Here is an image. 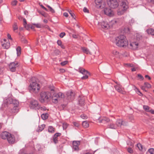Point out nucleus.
Here are the masks:
<instances>
[{
	"label": "nucleus",
	"mask_w": 154,
	"mask_h": 154,
	"mask_svg": "<svg viewBox=\"0 0 154 154\" xmlns=\"http://www.w3.org/2000/svg\"><path fill=\"white\" fill-rule=\"evenodd\" d=\"M50 9V11L52 13H54L55 11L51 7L49 9Z\"/></svg>",
	"instance_id": "64"
},
{
	"label": "nucleus",
	"mask_w": 154,
	"mask_h": 154,
	"mask_svg": "<svg viewBox=\"0 0 154 154\" xmlns=\"http://www.w3.org/2000/svg\"><path fill=\"white\" fill-rule=\"evenodd\" d=\"M21 41L24 43L26 44L27 43V40L24 38H23L21 39Z\"/></svg>",
	"instance_id": "56"
},
{
	"label": "nucleus",
	"mask_w": 154,
	"mask_h": 154,
	"mask_svg": "<svg viewBox=\"0 0 154 154\" xmlns=\"http://www.w3.org/2000/svg\"><path fill=\"white\" fill-rule=\"evenodd\" d=\"M148 151L150 154H154V149H149Z\"/></svg>",
	"instance_id": "43"
},
{
	"label": "nucleus",
	"mask_w": 154,
	"mask_h": 154,
	"mask_svg": "<svg viewBox=\"0 0 154 154\" xmlns=\"http://www.w3.org/2000/svg\"><path fill=\"white\" fill-rule=\"evenodd\" d=\"M95 2L97 8H102L105 7L102 0H95Z\"/></svg>",
	"instance_id": "11"
},
{
	"label": "nucleus",
	"mask_w": 154,
	"mask_h": 154,
	"mask_svg": "<svg viewBox=\"0 0 154 154\" xmlns=\"http://www.w3.org/2000/svg\"><path fill=\"white\" fill-rule=\"evenodd\" d=\"M68 12H69V14H70L71 16L74 19H75V17H75V15L74 13H73L71 10H68Z\"/></svg>",
	"instance_id": "41"
},
{
	"label": "nucleus",
	"mask_w": 154,
	"mask_h": 154,
	"mask_svg": "<svg viewBox=\"0 0 154 154\" xmlns=\"http://www.w3.org/2000/svg\"><path fill=\"white\" fill-rule=\"evenodd\" d=\"M40 88L39 85L34 82L31 83L29 86V90L31 93H37Z\"/></svg>",
	"instance_id": "3"
},
{
	"label": "nucleus",
	"mask_w": 154,
	"mask_h": 154,
	"mask_svg": "<svg viewBox=\"0 0 154 154\" xmlns=\"http://www.w3.org/2000/svg\"><path fill=\"white\" fill-rule=\"evenodd\" d=\"M17 53V56H19L21 54V48L20 47H18L16 48Z\"/></svg>",
	"instance_id": "35"
},
{
	"label": "nucleus",
	"mask_w": 154,
	"mask_h": 154,
	"mask_svg": "<svg viewBox=\"0 0 154 154\" xmlns=\"http://www.w3.org/2000/svg\"><path fill=\"white\" fill-rule=\"evenodd\" d=\"M2 46L5 48L8 49L10 46V43L9 42H6V43H4L3 44H2Z\"/></svg>",
	"instance_id": "28"
},
{
	"label": "nucleus",
	"mask_w": 154,
	"mask_h": 154,
	"mask_svg": "<svg viewBox=\"0 0 154 154\" xmlns=\"http://www.w3.org/2000/svg\"><path fill=\"white\" fill-rule=\"evenodd\" d=\"M82 125L84 128H87L89 126L88 123L87 121L83 122Z\"/></svg>",
	"instance_id": "32"
},
{
	"label": "nucleus",
	"mask_w": 154,
	"mask_h": 154,
	"mask_svg": "<svg viewBox=\"0 0 154 154\" xmlns=\"http://www.w3.org/2000/svg\"><path fill=\"white\" fill-rule=\"evenodd\" d=\"M81 117L83 119H86L88 117L86 115L84 114H82L81 115Z\"/></svg>",
	"instance_id": "47"
},
{
	"label": "nucleus",
	"mask_w": 154,
	"mask_h": 154,
	"mask_svg": "<svg viewBox=\"0 0 154 154\" xmlns=\"http://www.w3.org/2000/svg\"><path fill=\"white\" fill-rule=\"evenodd\" d=\"M18 63L14 62L11 63L9 65L10 70L13 72H15L16 71V68L18 66Z\"/></svg>",
	"instance_id": "10"
},
{
	"label": "nucleus",
	"mask_w": 154,
	"mask_h": 154,
	"mask_svg": "<svg viewBox=\"0 0 154 154\" xmlns=\"http://www.w3.org/2000/svg\"><path fill=\"white\" fill-rule=\"evenodd\" d=\"M135 90L136 91L137 93V94L140 95L141 96L142 95V93L140 91L139 89L137 88L135 86Z\"/></svg>",
	"instance_id": "38"
},
{
	"label": "nucleus",
	"mask_w": 154,
	"mask_h": 154,
	"mask_svg": "<svg viewBox=\"0 0 154 154\" xmlns=\"http://www.w3.org/2000/svg\"><path fill=\"white\" fill-rule=\"evenodd\" d=\"M138 76L140 79H141L142 80H143L144 79L143 77L140 74H139L138 75Z\"/></svg>",
	"instance_id": "60"
},
{
	"label": "nucleus",
	"mask_w": 154,
	"mask_h": 154,
	"mask_svg": "<svg viewBox=\"0 0 154 154\" xmlns=\"http://www.w3.org/2000/svg\"><path fill=\"white\" fill-rule=\"evenodd\" d=\"M144 109L146 112H149L150 111L149 107L147 105H144L143 106Z\"/></svg>",
	"instance_id": "37"
},
{
	"label": "nucleus",
	"mask_w": 154,
	"mask_h": 154,
	"mask_svg": "<svg viewBox=\"0 0 154 154\" xmlns=\"http://www.w3.org/2000/svg\"><path fill=\"white\" fill-rule=\"evenodd\" d=\"M134 141L131 140H129L127 142V145H128L129 146L133 147L134 146Z\"/></svg>",
	"instance_id": "25"
},
{
	"label": "nucleus",
	"mask_w": 154,
	"mask_h": 154,
	"mask_svg": "<svg viewBox=\"0 0 154 154\" xmlns=\"http://www.w3.org/2000/svg\"><path fill=\"white\" fill-rule=\"evenodd\" d=\"M45 127V125L44 124L38 126V129L37 131L38 132L41 131Z\"/></svg>",
	"instance_id": "33"
},
{
	"label": "nucleus",
	"mask_w": 154,
	"mask_h": 154,
	"mask_svg": "<svg viewBox=\"0 0 154 154\" xmlns=\"http://www.w3.org/2000/svg\"><path fill=\"white\" fill-rule=\"evenodd\" d=\"M17 1L16 0H14L12 2L11 4L12 5L14 6L16 5Z\"/></svg>",
	"instance_id": "55"
},
{
	"label": "nucleus",
	"mask_w": 154,
	"mask_h": 154,
	"mask_svg": "<svg viewBox=\"0 0 154 154\" xmlns=\"http://www.w3.org/2000/svg\"><path fill=\"white\" fill-rule=\"evenodd\" d=\"M48 116V113H43L41 115V117L42 119L43 120L47 119Z\"/></svg>",
	"instance_id": "31"
},
{
	"label": "nucleus",
	"mask_w": 154,
	"mask_h": 154,
	"mask_svg": "<svg viewBox=\"0 0 154 154\" xmlns=\"http://www.w3.org/2000/svg\"><path fill=\"white\" fill-rule=\"evenodd\" d=\"M54 94L60 101L64 97V94L61 92H59L58 93H55Z\"/></svg>",
	"instance_id": "17"
},
{
	"label": "nucleus",
	"mask_w": 154,
	"mask_h": 154,
	"mask_svg": "<svg viewBox=\"0 0 154 154\" xmlns=\"http://www.w3.org/2000/svg\"><path fill=\"white\" fill-rule=\"evenodd\" d=\"M79 103L81 105H83L85 103V100L84 97H79Z\"/></svg>",
	"instance_id": "29"
},
{
	"label": "nucleus",
	"mask_w": 154,
	"mask_h": 154,
	"mask_svg": "<svg viewBox=\"0 0 154 154\" xmlns=\"http://www.w3.org/2000/svg\"><path fill=\"white\" fill-rule=\"evenodd\" d=\"M32 24L33 25H35L38 28H41L42 27V26L39 23H33Z\"/></svg>",
	"instance_id": "44"
},
{
	"label": "nucleus",
	"mask_w": 154,
	"mask_h": 154,
	"mask_svg": "<svg viewBox=\"0 0 154 154\" xmlns=\"http://www.w3.org/2000/svg\"><path fill=\"white\" fill-rule=\"evenodd\" d=\"M8 143H10L13 144L15 141V138L14 136L10 134L7 139Z\"/></svg>",
	"instance_id": "14"
},
{
	"label": "nucleus",
	"mask_w": 154,
	"mask_h": 154,
	"mask_svg": "<svg viewBox=\"0 0 154 154\" xmlns=\"http://www.w3.org/2000/svg\"><path fill=\"white\" fill-rule=\"evenodd\" d=\"M128 8V3L126 1H122L120 6L117 10V14L119 15H123Z\"/></svg>",
	"instance_id": "2"
},
{
	"label": "nucleus",
	"mask_w": 154,
	"mask_h": 154,
	"mask_svg": "<svg viewBox=\"0 0 154 154\" xmlns=\"http://www.w3.org/2000/svg\"><path fill=\"white\" fill-rule=\"evenodd\" d=\"M40 101L42 103L48 100L51 96V94L48 92L42 91L40 93Z\"/></svg>",
	"instance_id": "5"
},
{
	"label": "nucleus",
	"mask_w": 154,
	"mask_h": 154,
	"mask_svg": "<svg viewBox=\"0 0 154 154\" xmlns=\"http://www.w3.org/2000/svg\"><path fill=\"white\" fill-rule=\"evenodd\" d=\"M39 105L37 100H33L30 102V106L32 109H38Z\"/></svg>",
	"instance_id": "9"
},
{
	"label": "nucleus",
	"mask_w": 154,
	"mask_h": 154,
	"mask_svg": "<svg viewBox=\"0 0 154 154\" xmlns=\"http://www.w3.org/2000/svg\"><path fill=\"white\" fill-rule=\"evenodd\" d=\"M80 143L79 141H73L72 142L73 150L78 151L79 150V146Z\"/></svg>",
	"instance_id": "8"
},
{
	"label": "nucleus",
	"mask_w": 154,
	"mask_h": 154,
	"mask_svg": "<svg viewBox=\"0 0 154 154\" xmlns=\"http://www.w3.org/2000/svg\"><path fill=\"white\" fill-rule=\"evenodd\" d=\"M83 11L85 13H89V10L86 7H84L83 9Z\"/></svg>",
	"instance_id": "53"
},
{
	"label": "nucleus",
	"mask_w": 154,
	"mask_h": 154,
	"mask_svg": "<svg viewBox=\"0 0 154 154\" xmlns=\"http://www.w3.org/2000/svg\"><path fill=\"white\" fill-rule=\"evenodd\" d=\"M141 89L145 91H146L145 89V88H146V87H145V86H142L141 87Z\"/></svg>",
	"instance_id": "62"
},
{
	"label": "nucleus",
	"mask_w": 154,
	"mask_h": 154,
	"mask_svg": "<svg viewBox=\"0 0 154 154\" xmlns=\"http://www.w3.org/2000/svg\"><path fill=\"white\" fill-rule=\"evenodd\" d=\"M128 152L130 153H133V151L131 148L129 147L127 149Z\"/></svg>",
	"instance_id": "45"
},
{
	"label": "nucleus",
	"mask_w": 154,
	"mask_h": 154,
	"mask_svg": "<svg viewBox=\"0 0 154 154\" xmlns=\"http://www.w3.org/2000/svg\"><path fill=\"white\" fill-rule=\"evenodd\" d=\"M65 35V32H61L59 36L60 37L62 38L64 37Z\"/></svg>",
	"instance_id": "54"
},
{
	"label": "nucleus",
	"mask_w": 154,
	"mask_h": 154,
	"mask_svg": "<svg viewBox=\"0 0 154 154\" xmlns=\"http://www.w3.org/2000/svg\"><path fill=\"white\" fill-rule=\"evenodd\" d=\"M101 27L105 29H108L109 27V26L108 23L104 21L102 22L101 23Z\"/></svg>",
	"instance_id": "18"
},
{
	"label": "nucleus",
	"mask_w": 154,
	"mask_h": 154,
	"mask_svg": "<svg viewBox=\"0 0 154 154\" xmlns=\"http://www.w3.org/2000/svg\"><path fill=\"white\" fill-rule=\"evenodd\" d=\"M134 22V20L133 19H131V20L130 21L129 23L130 24H132Z\"/></svg>",
	"instance_id": "63"
},
{
	"label": "nucleus",
	"mask_w": 154,
	"mask_h": 154,
	"mask_svg": "<svg viewBox=\"0 0 154 154\" xmlns=\"http://www.w3.org/2000/svg\"><path fill=\"white\" fill-rule=\"evenodd\" d=\"M81 49L83 52L87 54H90V52L88 48L84 47H82Z\"/></svg>",
	"instance_id": "26"
},
{
	"label": "nucleus",
	"mask_w": 154,
	"mask_h": 154,
	"mask_svg": "<svg viewBox=\"0 0 154 154\" xmlns=\"http://www.w3.org/2000/svg\"><path fill=\"white\" fill-rule=\"evenodd\" d=\"M112 53L113 55H117L118 54L119 52L116 50H114L112 51Z\"/></svg>",
	"instance_id": "51"
},
{
	"label": "nucleus",
	"mask_w": 154,
	"mask_h": 154,
	"mask_svg": "<svg viewBox=\"0 0 154 154\" xmlns=\"http://www.w3.org/2000/svg\"><path fill=\"white\" fill-rule=\"evenodd\" d=\"M57 43L60 46L62 45V42L60 40H58L57 41Z\"/></svg>",
	"instance_id": "61"
},
{
	"label": "nucleus",
	"mask_w": 154,
	"mask_h": 154,
	"mask_svg": "<svg viewBox=\"0 0 154 154\" xmlns=\"http://www.w3.org/2000/svg\"><path fill=\"white\" fill-rule=\"evenodd\" d=\"M138 44L136 42H133L130 44V45L132 47V48L134 50H136L137 48Z\"/></svg>",
	"instance_id": "21"
},
{
	"label": "nucleus",
	"mask_w": 154,
	"mask_h": 154,
	"mask_svg": "<svg viewBox=\"0 0 154 154\" xmlns=\"http://www.w3.org/2000/svg\"><path fill=\"white\" fill-rule=\"evenodd\" d=\"M66 95L68 98H70L71 100L74 99L75 94L72 91H69L67 92Z\"/></svg>",
	"instance_id": "15"
},
{
	"label": "nucleus",
	"mask_w": 154,
	"mask_h": 154,
	"mask_svg": "<svg viewBox=\"0 0 154 154\" xmlns=\"http://www.w3.org/2000/svg\"><path fill=\"white\" fill-rule=\"evenodd\" d=\"M68 63V61H65L62 62H61L60 63L61 65L62 66H63L66 64H67Z\"/></svg>",
	"instance_id": "50"
},
{
	"label": "nucleus",
	"mask_w": 154,
	"mask_h": 154,
	"mask_svg": "<svg viewBox=\"0 0 154 154\" xmlns=\"http://www.w3.org/2000/svg\"><path fill=\"white\" fill-rule=\"evenodd\" d=\"M68 124L66 123H64L63 124V129H66V128L68 126Z\"/></svg>",
	"instance_id": "52"
},
{
	"label": "nucleus",
	"mask_w": 154,
	"mask_h": 154,
	"mask_svg": "<svg viewBox=\"0 0 154 154\" xmlns=\"http://www.w3.org/2000/svg\"><path fill=\"white\" fill-rule=\"evenodd\" d=\"M107 128L112 129H116L117 128V126L114 124L112 123L110 125H108Z\"/></svg>",
	"instance_id": "30"
},
{
	"label": "nucleus",
	"mask_w": 154,
	"mask_h": 154,
	"mask_svg": "<svg viewBox=\"0 0 154 154\" xmlns=\"http://www.w3.org/2000/svg\"><path fill=\"white\" fill-rule=\"evenodd\" d=\"M9 135H10V133L9 132L5 131L3 132L1 134V136L2 138L3 139H8Z\"/></svg>",
	"instance_id": "13"
},
{
	"label": "nucleus",
	"mask_w": 154,
	"mask_h": 154,
	"mask_svg": "<svg viewBox=\"0 0 154 154\" xmlns=\"http://www.w3.org/2000/svg\"><path fill=\"white\" fill-rule=\"evenodd\" d=\"M136 39L137 40H139L142 38V35L141 33H137L136 35Z\"/></svg>",
	"instance_id": "34"
},
{
	"label": "nucleus",
	"mask_w": 154,
	"mask_h": 154,
	"mask_svg": "<svg viewBox=\"0 0 154 154\" xmlns=\"http://www.w3.org/2000/svg\"><path fill=\"white\" fill-rule=\"evenodd\" d=\"M78 71L84 75V76L81 77L82 79H88V75H90L88 71L82 67H79V68Z\"/></svg>",
	"instance_id": "6"
},
{
	"label": "nucleus",
	"mask_w": 154,
	"mask_h": 154,
	"mask_svg": "<svg viewBox=\"0 0 154 154\" xmlns=\"http://www.w3.org/2000/svg\"><path fill=\"white\" fill-rule=\"evenodd\" d=\"M61 135V133H57L55 134L53 137V141L56 144L58 142V137Z\"/></svg>",
	"instance_id": "16"
},
{
	"label": "nucleus",
	"mask_w": 154,
	"mask_h": 154,
	"mask_svg": "<svg viewBox=\"0 0 154 154\" xmlns=\"http://www.w3.org/2000/svg\"><path fill=\"white\" fill-rule=\"evenodd\" d=\"M23 25L24 26H25L27 24V22L26 19L25 18H23Z\"/></svg>",
	"instance_id": "58"
},
{
	"label": "nucleus",
	"mask_w": 154,
	"mask_h": 154,
	"mask_svg": "<svg viewBox=\"0 0 154 154\" xmlns=\"http://www.w3.org/2000/svg\"><path fill=\"white\" fill-rule=\"evenodd\" d=\"M146 32L148 34L154 35V29L150 28L146 30Z\"/></svg>",
	"instance_id": "27"
},
{
	"label": "nucleus",
	"mask_w": 154,
	"mask_h": 154,
	"mask_svg": "<svg viewBox=\"0 0 154 154\" xmlns=\"http://www.w3.org/2000/svg\"><path fill=\"white\" fill-rule=\"evenodd\" d=\"M111 11L109 8H105L104 9V13L105 14L111 16Z\"/></svg>",
	"instance_id": "22"
},
{
	"label": "nucleus",
	"mask_w": 154,
	"mask_h": 154,
	"mask_svg": "<svg viewBox=\"0 0 154 154\" xmlns=\"http://www.w3.org/2000/svg\"><path fill=\"white\" fill-rule=\"evenodd\" d=\"M108 5L110 8L113 9L116 8L119 5L117 0H109Z\"/></svg>",
	"instance_id": "7"
},
{
	"label": "nucleus",
	"mask_w": 154,
	"mask_h": 154,
	"mask_svg": "<svg viewBox=\"0 0 154 154\" xmlns=\"http://www.w3.org/2000/svg\"><path fill=\"white\" fill-rule=\"evenodd\" d=\"M18 154H28L27 153L23 151V150H20Z\"/></svg>",
	"instance_id": "48"
},
{
	"label": "nucleus",
	"mask_w": 154,
	"mask_h": 154,
	"mask_svg": "<svg viewBox=\"0 0 154 154\" xmlns=\"http://www.w3.org/2000/svg\"><path fill=\"white\" fill-rule=\"evenodd\" d=\"M56 97V96H55L54 94L52 96V100L53 103H57L59 101H60Z\"/></svg>",
	"instance_id": "24"
},
{
	"label": "nucleus",
	"mask_w": 154,
	"mask_h": 154,
	"mask_svg": "<svg viewBox=\"0 0 154 154\" xmlns=\"http://www.w3.org/2000/svg\"><path fill=\"white\" fill-rule=\"evenodd\" d=\"M14 100H17L15 99H13L11 97H9L5 100L4 101V103L6 105H10L11 106L13 104V101Z\"/></svg>",
	"instance_id": "12"
},
{
	"label": "nucleus",
	"mask_w": 154,
	"mask_h": 154,
	"mask_svg": "<svg viewBox=\"0 0 154 154\" xmlns=\"http://www.w3.org/2000/svg\"><path fill=\"white\" fill-rule=\"evenodd\" d=\"M31 26V24H28L26 25L24 27L25 28L27 29V30H29Z\"/></svg>",
	"instance_id": "49"
},
{
	"label": "nucleus",
	"mask_w": 154,
	"mask_h": 154,
	"mask_svg": "<svg viewBox=\"0 0 154 154\" xmlns=\"http://www.w3.org/2000/svg\"><path fill=\"white\" fill-rule=\"evenodd\" d=\"M13 29L14 31L18 29V27L16 23H15L13 26Z\"/></svg>",
	"instance_id": "46"
},
{
	"label": "nucleus",
	"mask_w": 154,
	"mask_h": 154,
	"mask_svg": "<svg viewBox=\"0 0 154 154\" xmlns=\"http://www.w3.org/2000/svg\"><path fill=\"white\" fill-rule=\"evenodd\" d=\"M115 42L116 45L120 47H125L128 45L126 37L123 35H121L115 38Z\"/></svg>",
	"instance_id": "1"
},
{
	"label": "nucleus",
	"mask_w": 154,
	"mask_h": 154,
	"mask_svg": "<svg viewBox=\"0 0 154 154\" xmlns=\"http://www.w3.org/2000/svg\"><path fill=\"white\" fill-rule=\"evenodd\" d=\"M118 85H115L114 86V87L116 89L118 92H120L123 94H125L124 92L122 90L121 88V86L119 84H118Z\"/></svg>",
	"instance_id": "20"
},
{
	"label": "nucleus",
	"mask_w": 154,
	"mask_h": 154,
	"mask_svg": "<svg viewBox=\"0 0 154 154\" xmlns=\"http://www.w3.org/2000/svg\"><path fill=\"white\" fill-rule=\"evenodd\" d=\"M37 109H40L42 111H45L47 109L44 106H39L38 107V108Z\"/></svg>",
	"instance_id": "39"
},
{
	"label": "nucleus",
	"mask_w": 154,
	"mask_h": 154,
	"mask_svg": "<svg viewBox=\"0 0 154 154\" xmlns=\"http://www.w3.org/2000/svg\"><path fill=\"white\" fill-rule=\"evenodd\" d=\"M48 132L51 133H53L54 132V128L51 126H50L48 128Z\"/></svg>",
	"instance_id": "36"
},
{
	"label": "nucleus",
	"mask_w": 154,
	"mask_h": 154,
	"mask_svg": "<svg viewBox=\"0 0 154 154\" xmlns=\"http://www.w3.org/2000/svg\"><path fill=\"white\" fill-rule=\"evenodd\" d=\"M110 121V120L108 118L106 117H103L99 120V122L100 123H102L104 124L109 122Z\"/></svg>",
	"instance_id": "19"
},
{
	"label": "nucleus",
	"mask_w": 154,
	"mask_h": 154,
	"mask_svg": "<svg viewBox=\"0 0 154 154\" xmlns=\"http://www.w3.org/2000/svg\"><path fill=\"white\" fill-rule=\"evenodd\" d=\"M74 125L76 127H78L79 126V124L76 122H74L73 123Z\"/></svg>",
	"instance_id": "59"
},
{
	"label": "nucleus",
	"mask_w": 154,
	"mask_h": 154,
	"mask_svg": "<svg viewBox=\"0 0 154 154\" xmlns=\"http://www.w3.org/2000/svg\"><path fill=\"white\" fill-rule=\"evenodd\" d=\"M137 146L140 150H142L143 149V146L140 143L137 144Z\"/></svg>",
	"instance_id": "40"
},
{
	"label": "nucleus",
	"mask_w": 154,
	"mask_h": 154,
	"mask_svg": "<svg viewBox=\"0 0 154 154\" xmlns=\"http://www.w3.org/2000/svg\"><path fill=\"white\" fill-rule=\"evenodd\" d=\"M144 85L146 88H150L151 87V85L149 83L147 82H145L144 83Z\"/></svg>",
	"instance_id": "42"
},
{
	"label": "nucleus",
	"mask_w": 154,
	"mask_h": 154,
	"mask_svg": "<svg viewBox=\"0 0 154 154\" xmlns=\"http://www.w3.org/2000/svg\"><path fill=\"white\" fill-rule=\"evenodd\" d=\"M54 53L58 55L60 54V52L58 50H56L54 51Z\"/></svg>",
	"instance_id": "57"
},
{
	"label": "nucleus",
	"mask_w": 154,
	"mask_h": 154,
	"mask_svg": "<svg viewBox=\"0 0 154 154\" xmlns=\"http://www.w3.org/2000/svg\"><path fill=\"white\" fill-rule=\"evenodd\" d=\"M116 126L121 127L122 125H124L122 119H118L116 122Z\"/></svg>",
	"instance_id": "23"
},
{
	"label": "nucleus",
	"mask_w": 154,
	"mask_h": 154,
	"mask_svg": "<svg viewBox=\"0 0 154 154\" xmlns=\"http://www.w3.org/2000/svg\"><path fill=\"white\" fill-rule=\"evenodd\" d=\"M19 102L17 100L13 101V104L10 106L12 107L10 109V112L12 114H16L19 111Z\"/></svg>",
	"instance_id": "4"
}]
</instances>
